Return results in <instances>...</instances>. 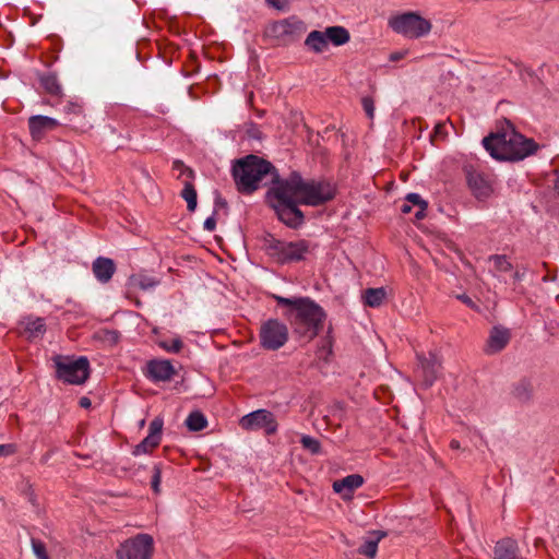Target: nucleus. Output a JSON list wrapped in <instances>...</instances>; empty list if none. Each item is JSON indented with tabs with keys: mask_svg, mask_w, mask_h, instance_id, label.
<instances>
[{
	"mask_svg": "<svg viewBox=\"0 0 559 559\" xmlns=\"http://www.w3.org/2000/svg\"><path fill=\"white\" fill-rule=\"evenodd\" d=\"M510 341V331L506 328L495 326L488 337L485 352L489 355L502 350Z\"/></svg>",
	"mask_w": 559,
	"mask_h": 559,
	"instance_id": "aec40b11",
	"label": "nucleus"
},
{
	"mask_svg": "<svg viewBox=\"0 0 559 559\" xmlns=\"http://www.w3.org/2000/svg\"><path fill=\"white\" fill-rule=\"evenodd\" d=\"M32 549L37 559H49L45 544L39 539L32 538Z\"/></svg>",
	"mask_w": 559,
	"mask_h": 559,
	"instance_id": "f704fd0d",
	"label": "nucleus"
},
{
	"mask_svg": "<svg viewBox=\"0 0 559 559\" xmlns=\"http://www.w3.org/2000/svg\"><path fill=\"white\" fill-rule=\"evenodd\" d=\"M130 282L132 286L139 287L143 290H150L155 288L159 282L152 276L144 275V274H138L130 277Z\"/></svg>",
	"mask_w": 559,
	"mask_h": 559,
	"instance_id": "cd10ccee",
	"label": "nucleus"
},
{
	"mask_svg": "<svg viewBox=\"0 0 559 559\" xmlns=\"http://www.w3.org/2000/svg\"><path fill=\"white\" fill-rule=\"evenodd\" d=\"M512 276L515 282H520L523 278V274L520 273L519 271L513 272Z\"/></svg>",
	"mask_w": 559,
	"mask_h": 559,
	"instance_id": "de8ad7c7",
	"label": "nucleus"
},
{
	"mask_svg": "<svg viewBox=\"0 0 559 559\" xmlns=\"http://www.w3.org/2000/svg\"><path fill=\"white\" fill-rule=\"evenodd\" d=\"M163 419L155 418L151 421L148 427V435L134 447L132 454L135 456L147 454L156 448L162 439Z\"/></svg>",
	"mask_w": 559,
	"mask_h": 559,
	"instance_id": "2eb2a0df",
	"label": "nucleus"
},
{
	"mask_svg": "<svg viewBox=\"0 0 559 559\" xmlns=\"http://www.w3.org/2000/svg\"><path fill=\"white\" fill-rule=\"evenodd\" d=\"M25 331L29 337H38L45 332V322L41 318L27 319L25 322Z\"/></svg>",
	"mask_w": 559,
	"mask_h": 559,
	"instance_id": "7c9ffc66",
	"label": "nucleus"
},
{
	"mask_svg": "<svg viewBox=\"0 0 559 559\" xmlns=\"http://www.w3.org/2000/svg\"><path fill=\"white\" fill-rule=\"evenodd\" d=\"M59 121L48 116L36 115L28 119V128L33 139L40 140L48 131L56 129Z\"/></svg>",
	"mask_w": 559,
	"mask_h": 559,
	"instance_id": "a211bd4d",
	"label": "nucleus"
},
{
	"mask_svg": "<svg viewBox=\"0 0 559 559\" xmlns=\"http://www.w3.org/2000/svg\"><path fill=\"white\" fill-rule=\"evenodd\" d=\"M349 33L343 26H330L324 31H311L306 39L305 46L316 53L323 52L329 44L342 46L349 40Z\"/></svg>",
	"mask_w": 559,
	"mask_h": 559,
	"instance_id": "6e6552de",
	"label": "nucleus"
},
{
	"mask_svg": "<svg viewBox=\"0 0 559 559\" xmlns=\"http://www.w3.org/2000/svg\"><path fill=\"white\" fill-rule=\"evenodd\" d=\"M364 484V478L359 474H350L342 479L333 483V490L342 495L344 498H349L353 491Z\"/></svg>",
	"mask_w": 559,
	"mask_h": 559,
	"instance_id": "4be33fe9",
	"label": "nucleus"
},
{
	"mask_svg": "<svg viewBox=\"0 0 559 559\" xmlns=\"http://www.w3.org/2000/svg\"><path fill=\"white\" fill-rule=\"evenodd\" d=\"M173 168L178 171V177L186 176L187 179L193 178V171L180 160H175Z\"/></svg>",
	"mask_w": 559,
	"mask_h": 559,
	"instance_id": "c9c22d12",
	"label": "nucleus"
},
{
	"mask_svg": "<svg viewBox=\"0 0 559 559\" xmlns=\"http://www.w3.org/2000/svg\"><path fill=\"white\" fill-rule=\"evenodd\" d=\"M405 201L412 206H416L415 218L417 221L423 219L426 215L427 202L418 193H408L405 197Z\"/></svg>",
	"mask_w": 559,
	"mask_h": 559,
	"instance_id": "bb28decb",
	"label": "nucleus"
},
{
	"mask_svg": "<svg viewBox=\"0 0 559 559\" xmlns=\"http://www.w3.org/2000/svg\"><path fill=\"white\" fill-rule=\"evenodd\" d=\"M417 359L419 362L417 374L423 379V383L426 388L433 384L438 377V372L441 367V360L436 353L429 352L428 356L418 354Z\"/></svg>",
	"mask_w": 559,
	"mask_h": 559,
	"instance_id": "4468645a",
	"label": "nucleus"
},
{
	"mask_svg": "<svg viewBox=\"0 0 559 559\" xmlns=\"http://www.w3.org/2000/svg\"><path fill=\"white\" fill-rule=\"evenodd\" d=\"M263 248L271 259L281 264L302 261L311 252L310 243L305 239L285 241L271 235L265 237Z\"/></svg>",
	"mask_w": 559,
	"mask_h": 559,
	"instance_id": "20e7f679",
	"label": "nucleus"
},
{
	"mask_svg": "<svg viewBox=\"0 0 559 559\" xmlns=\"http://www.w3.org/2000/svg\"><path fill=\"white\" fill-rule=\"evenodd\" d=\"M181 197L187 202V207L190 212H193L197 209V191L193 185L189 181H185L183 189L181 191Z\"/></svg>",
	"mask_w": 559,
	"mask_h": 559,
	"instance_id": "c756f323",
	"label": "nucleus"
},
{
	"mask_svg": "<svg viewBox=\"0 0 559 559\" xmlns=\"http://www.w3.org/2000/svg\"><path fill=\"white\" fill-rule=\"evenodd\" d=\"M115 271L116 265L109 258L99 257L93 262V273L100 283L109 282Z\"/></svg>",
	"mask_w": 559,
	"mask_h": 559,
	"instance_id": "5701e85b",
	"label": "nucleus"
},
{
	"mask_svg": "<svg viewBox=\"0 0 559 559\" xmlns=\"http://www.w3.org/2000/svg\"><path fill=\"white\" fill-rule=\"evenodd\" d=\"M555 188H556V190H557V191H558V193H559V175H558V177H557Z\"/></svg>",
	"mask_w": 559,
	"mask_h": 559,
	"instance_id": "3c124183",
	"label": "nucleus"
},
{
	"mask_svg": "<svg viewBox=\"0 0 559 559\" xmlns=\"http://www.w3.org/2000/svg\"><path fill=\"white\" fill-rule=\"evenodd\" d=\"M450 447H451V449H453V450H459V449H460V442H459L457 440H452V441L450 442Z\"/></svg>",
	"mask_w": 559,
	"mask_h": 559,
	"instance_id": "09e8293b",
	"label": "nucleus"
},
{
	"mask_svg": "<svg viewBox=\"0 0 559 559\" xmlns=\"http://www.w3.org/2000/svg\"><path fill=\"white\" fill-rule=\"evenodd\" d=\"M391 29L408 39H417L428 35L431 23L416 12H405L389 20Z\"/></svg>",
	"mask_w": 559,
	"mask_h": 559,
	"instance_id": "423d86ee",
	"label": "nucleus"
},
{
	"mask_svg": "<svg viewBox=\"0 0 559 559\" xmlns=\"http://www.w3.org/2000/svg\"><path fill=\"white\" fill-rule=\"evenodd\" d=\"M379 539L380 537L365 540L358 549L359 554L365 555L368 558H373L378 550Z\"/></svg>",
	"mask_w": 559,
	"mask_h": 559,
	"instance_id": "473e14b6",
	"label": "nucleus"
},
{
	"mask_svg": "<svg viewBox=\"0 0 559 559\" xmlns=\"http://www.w3.org/2000/svg\"><path fill=\"white\" fill-rule=\"evenodd\" d=\"M483 144L493 158L512 162L522 160L533 155L538 148L533 139L525 138L512 128L489 134L483 139Z\"/></svg>",
	"mask_w": 559,
	"mask_h": 559,
	"instance_id": "f03ea898",
	"label": "nucleus"
},
{
	"mask_svg": "<svg viewBox=\"0 0 559 559\" xmlns=\"http://www.w3.org/2000/svg\"><path fill=\"white\" fill-rule=\"evenodd\" d=\"M386 297V292L383 287L368 288L364 293L365 304L369 307H379Z\"/></svg>",
	"mask_w": 559,
	"mask_h": 559,
	"instance_id": "393cba45",
	"label": "nucleus"
},
{
	"mask_svg": "<svg viewBox=\"0 0 559 559\" xmlns=\"http://www.w3.org/2000/svg\"><path fill=\"white\" fill-rule=\"evenodd\" d=\"M306 31L305 23L297 17H288L270 24L265 34L277 45H287L298 39Z\"/></svg>",
	"mask_w": 559,
	"mask_h": 559,
	"instance_id": "1a4fd4ad",
	"label": "nucleus"
},
{
	"mask_svg": "<svg viewBox=\"0 0 559 559\" xmlns=\"http://www.w3.org/2000/svg\"><path fill=\"white\" fill-rule=\"evenodd\" d=\"M275 168L271 163L255 155L239 159L233 168V175L240 192L251 193L259 188L260 181Z\"/></svg>",
	"mask_w": 559,
	"mask_h": 559,
	"instance_id": "7ed1b4c3",
	"label": "nucleus"
},
{
	"mask_svg": "<svg viewBox=\"0 0 559 559\" xmlns=\"http://www.w3.org/2000/svg\"><path fill=\"white\" fill-rule=\"evenodd\" d=\"M63 111L68 116H80L83 112L82 105L78 102H69L64 105Z\"/></svg>",
	"mask_w": 559,
	"mask_h": 559,
	"instance_id": "e433bc0d",
	"label": "nucleus"
},
{
	"mask_svg": "<svg viewBox=\"0 0 559 559\" xmlns=\"http://www.w3.org/2000/svg\"><path fill=\"white\" fill-rule=\"evenodd\" d=\"M335 188L328 181L304 180L301 178L300 204L318 206L332 200Z\"/></svg>",
	"mask_w": 559,
	"mask_h": 559,
	"instance_id": "9d476101",
	"label": "nucleus"
},
{
	"mask_svg": "<svg viewBox=\"0 0 559 559\" xmlns=\"http://www.w3.org/2000/svg\"><path fill=\"white\" fill-rule=\"evenodd\" d=\"M80 406H81V407H84V408L90 407V406H91V401H90V399H88V397H85V396H84V397H81V399H80Z\"/></svg>",
	"mask_w": 559,
	"mask_h": 559,
	"instance_id": "49530a36",
	"label": "nucleus"
},
{
	"mask_svg": "<svg viewBox=\"0 0 559 559\" xmlns=\"http://www.w3.org/2000/svg\"><path fill=\"white\" fill-rule=\"evenodd\" d=\"M456 298L459 300H461L463 304H465L467 307H469L471 309L478 310V306L467 295H465V294L457 295Z\"/></svg>",
	"mask_w": 559,
	"mask_h": 559,
	"instance_id": "a19ab883",
	"label": "nucleus"
},
{
	"mask_svg": "<svg viewBox=\"0 0 559 559\" xmlns=\"http://www.w3.org/2000/svg\"><path fill=\"white\" fill-rule=\"evenodd\" d=\"M288 340V328L285 323L270 319L261 325L260 342L263 348L276 350L283 347Z\"/></svg>",
	"mask_w": 559,
	"mask_h": 559,
	"instance_id": "f8f14e48",
	"label": "nucleus"
},
{
	"mask_svg": "<svg viewBox=\"0 0 559 559\" xmlns=\"http://www.w3.org/2000/svg\"><path fill=\"white\" fill-rule=\"evenodd\" d=\"M466 179L471 191L477 199H487L491 194V185L483 174L468 170Z\"/></svg>",
	"mask_w": 559,
	"mask_h": 559,
	"instance_id": "6ab92c4d",
	"label": "nucleus"
},
{
	"mask_svg": "<svg viewBox=\"0 0 559 559\" xmlns=\"http://www.w3.org/2000/svg\"><path fill=\"white\" fill-rule=\"evenodd\" d=\"M267 197L271 204H300L301 176L292 173L287 179L275 180Z\"/></svg>",
	"mask_w": 559,
	"mask_h": 559,
	"instance_id": "0eeeda50",
	"label": "nucleus"
},
{
	"mask_svg": "<svg viewBox=\"0 0 559 559\" xmlns=\"http://www.w3.org/2000/svg\"><path fill=\"white\" fill-rule=\"evenodd\" d=\"M58 379L69 384H82L90 376V362L86 357L74 359L57 355L52 358Z\"/></svg>",
	"mask_w": 559,
	"mask_h": 559,
	"instance_id": "39448f33",
	"label": "nucleus"
},
{
	"mask_svg": "<svg viewBox=\"0 0 559 559\" xmlns=\"http://www.w3.org/2000/svg\"><path fill=\"white\" fill-rule=\"evenodd\" d=\"M153 552V538L148 534H138L127 539L117 549L118 559H150Z\"/></svg>",
	"mask_w": 559,
	"mask_h": 559,
	"instance_id": "9b49d317",
	"label": "nucleus"
},
{
	"mask_svg": "<svg viewBox=\"0 0 559 559\" xmlns=\"http://www.w3.org/2000/svg\"><path fill=\"white\" fill-rule=\"evenodd\" d=\"M14 452L12 444H0V456L10 455Z\"/></svg>",
	"mask_w": 559,
	"mask_h": 559,
	"instance_id": "37998d69",
	"label": "nucleus"
},
{
	"mask_svg": "<svg viewBox=\"0 0 559 559\" xmlns=\"http://www.w3.org/2000/svg\"><path fill=\"white\" fill-rule=\"evenodd\" d=\"M160 481H162L160 469L158 466H154V473L152 476V488H153L154 492H156V493L159 492Z\"/></svg>",
	"mask_w": 559,
	"mask_h": 559,
	"instance_id": "4c0bfd02",
	"label": "nucleus"
},
{
	"mask_svg": "<svg viewBox=\"0 0 559 559\" xmlns=\"http://www.w3.org/2000/svg\"><path fill=\"white\" fill-rule=\"evenodd\" d=\"M265 1L267 2L269 5L277 9V10L284 11L288 8L292 0H265Z\"/></svg>",
	"mask_w": 559,
	"mask_h": 559,
	"instance_id": "ea45409f",
	"label": "nucleus"
},
{
	"mask_svg": "<svg viewBox=\"0 0 559 559\" xmlns=\"http://www.w3.org/2000/svg\"><path fill=\"white\" fill-rule=\"evenodd\" d=\"M406 52L404 51H395L390 55V61L395 62L404 58Z\"/></svg>",
	"mask_w": 559,
	"mask_h": 559,
	"instance_id": "c03bdc74",
	"label": "nucleus"
},
{
	"mask_svg": "<svg viewBox=\"0 0 559 559\" xmlns=\"http://www.w3.org/2000/svg\"><path fill=\"white\" fill-rule=\"evenodd\" d=\"M157 345L167 353L177 354L182 347L183 343L179 336L173 338H160L157 341Z\"/></svg>",
	"mask_w": 559,
	"mask_h": 559,
	"instance_id": "2f4dec72",
	"label": "nucleus"
},
{
	"mask_svg": "<svg viewBox=\"0 0 559 559\" xmlns=\"http://www.w3.org/2000/svg\"><path fill=\"white\" fill-rule=\"evenodd\" d=\"M277 217L290 228H297L304 223V214L298 209L299 204H271Z\"/></svg>",
	"mask_w": 559,
	"mask_h": 559,
	"instance_id": "f3484780",
	"label": "nucleus"
},
{
	"mask_svg": "<svg viewBox=\"0 0 559 559\" xmlns=\"http://www.w3.org/2000/svg\"><path fill=\"white\" fill-rule=\"evenodd\" d=\"M412 205L409 203H407L406 201L403 203V205L401 206V211L402 213L404 214H408L412 212Z\"/></svg>",
	"mask_w": 559,
	"mask_h": 559,
	"instance_id": "a18cd8bd",
	"label": "nucleus"
},
{
	"mask_svg": "<svg viewBox=\"0 0 559 559\" xmlns=\"http://www.w3.org/2000/svg\"><path fill=\"white\" fill-rule=\"evenodd\" d=\"M203 227L207 231H213L215 229V227H216V219H215L214 215L207 217L204 221Z\"/></svg>",
	"mask_w": 559,
	"mask_h": 559,
	"instance_id": "79ce46f5",
	"label": "nucleus"
},
{
	"mask_svg": "<svg viewBox=\"0 0 559 559\" xmlns=\"http://www.w3.org/2000/svg\"><path fill=\"white\" fill-rule=\"evenodd\" d=\"M239 425L245 430H264L267 435H272L277 430V423L274 415L267 409H257L239 420Z\"/></svg>",
	"mask_w": 559,
	"mask_h": 559,
	"instance_id": "ddd939ff",
	"label": "nucleus"
},
{
	"mask_svg": "<svg viewBox=\"0 0 559 559\" xmlns=\"http://www.w3.org/2000/svg\"><path fill=\"white\" fill-rule=\"evenodd\" d=\"M278 305L288 307L286 317L290 322L294 333L300 338L310 341L322 329L325 319L324 310L308 297L286 298L274 296Z\"/></svg>",
	"mask_w": 559,
	"mask_h": 559,
	"instance_id": "f257e3e1",
	"label": "nucleus"
},
{
	"mask_svg": "<svg viewBox=\"0 0 559 559\" xmlns=\"http://www.w3.org/2000/svg\"><path fill=\"white\" fill-rule=\"evenodd\" d=\"M489 272L500 281L503 280V274L512 271V264L506 255L495 254L488 258Z\"/></svg>",
	"mask_w": 559,
	"mask_h": 559,
	"instance_id": "b1692460",
	"label": "nucleus"
},
{
	"mask_svg": "<svg viewBox=\"0 0 559 559\" xmlns=\"http://www.w3.org/2000/svg\"><path fill=\"white\" fill-rule=\"evenodd\" d=\"M206 425L207 420L205 416L199 411L190 413L186 419V426L190 431H200L204 429Z\"/></svg>",
	"mask_w": 559,
	"mask_h": 559,
	"instance_id": "c85d7f7f",
	"label": "nucleus"
},
{
	"mask_svg": "<svg viewBox=\"0 0 559 559\" xmlns=\"http://www.w3.org/2000/svg\"><path fill=\"white\" fill-rule=\"evenodd\" d=\"M40 84L45 91L51 95L59 96L62 94V87L58 78L53 73H47L40 76Z\"/></svg>",
	"mask_w": 559,
	"mask_h": 559,
	"instance_id": "a878e982",
	"label": "nucleus"
},
{
	"mask_svg": "<svg viewBox=\"0 0 559 559\" xmlns=\"http://www.w3.org/2000/svg\"><path fill=\"white\" fill-rule=\"evenodd\" d=\"M362 107L366 111L367 116L372 119L374 116V104L373 100L370 97H364L362 98Z\"/></svg>",
	"mask_w": 559,
	"mask_h": 559,
	"instance_id": "58836bf2",
	"label": "nucleus"
},
{
	"mask_svg": "<svg viewBox=\"0 0 559 559\" xmlns=\"http://www.w3.org/2000/svg\"><path fill=\"white\" fill-rule=\"evenodd\" d=\"M302 447L307 450H309L312 454H318L320 452V442L310 437V436H302L300 440Z\"/></svg>",
	"mask_w": 559,
	"mask_h": 559,
	"instance_id": "72a5a7b5",
	"label": "nucleus"
},
{
	"mask_svg": "<svg viewBox=\"0 0 559 559\" xmlns=\"http://www.w3.org/2000/svg\"><path fill=\"white\" fill-rule=\"evenodd\" d=\"M493 559H522L518 542L512 538L499 540L493 549Z\"/></svg>",
	"mask_w": 559,
	"mask_h": 559,
	"instance_id": "412c9836",
	"label": "nucleus"
},
{
	"mask_svg": "<svg viewBox=\"0 0 559 559\" xmlns=\"http://www.w3.org/2000/svg\"><path fill=\"white\" fill-rule=\"evenodd\" d=\"M216 205H223V206H225V205H226V203H225V202H223V201L221 200V198H218V197H217V198H216Z\"/></svg>",
	"mask_w": 559,
	"mask_h": 559,
	"instance_id": "8fccbe9b",
	"label": "nucleus"
},
{
	"mask_svg": "<svg viewBox=\"0 0 559 559\" xmlns=\"http://www.w3.org/2000/svg\"><path fill=\"white\" fill-rule=\"evenodd\" d=\"M175 373V367L168 359H152L146 365V377L153 382L169 381Z\"/></svg>",
	"mask_w": 559,
	"mask_h": 559,
	"instance_id": "dca6fc26",
	"label": "nucleus"
}]
</instances>
